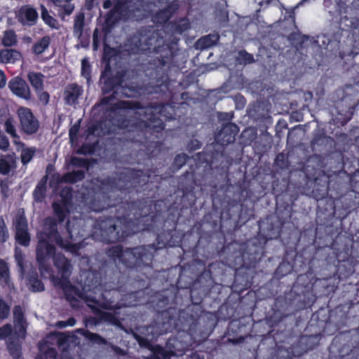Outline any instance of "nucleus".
<instances>
[{"label":"nucleus","mask_w":359,"mask_h":359,"mask_svg":"<svg viewBox=\"0 0 359 359\" xmlns=\"http://www.w3.org/2000/svg\"><path fill=\"white\" fill-rule=\"evenodd\" d=\"M27 79L36 93L43 90V75L41 72H29Z\"/></svg>","instance_id":"nucleus-24"},{"label":"nucleus","mask_w":359,"mask_h":359,"mask_svg":"<svg viewBox=\"0 0 359 359\" xmlns=\"http://www.w3.org/2000/svg\"><path fill=\"white\" fill-rule=\"evenodd\" d=\"M17 18L18 22L22 25L32 27L36 24L39 13L33 6L25 5L19 9Z\"/></svg>","instance_id":"nucleus-16"},{"label":"nucleus","mask_w":359,"mask_h":359,"mask_svg":"<svg viewBox=\"0 0 359 359\" xmlns=\"http://www.w3.org/2000/svg\"><path fill=\"white\" fill-rule=\"evenodd\" d=\"M36 261L39 264V269L41 273H49L51 268L48 263L51 254L55 253L57 248H36Z\"/></svg>","instance_id":"nucleus-19"},{"label":"nucleus","mask_w":359,"mask_h":359,"mask_svg":"<svg viewBox=\"0 0 359 359\" xmlns=\"http://www.w3.org/2000/svg\"><path fill=\"white\" fill-rule=\"evenodd\" d=\"M6 76L4 72L0 69V89H2L6 86Z\"/></svg>","instance_id":"nucleus-58"},{"label":"nucleus","mask_w":359,"mask_h":359,"mask_svg":"<svg viewBox=\"0 0 359 359\" xmlns=\"http://www.w3.org/2000/svg\"><path fill=\"white\" fill-rule=\"evenodd\" d=\"M41 18L43 22L52 29H58L57 19L50 15L48 9L43 4L41 5Z\"/></svg>","instance_id":"nucleus-30"},{"label":"nucleus","mask_w":359,"mask_h":359,"mask_svg":"<svg viewBox=\"0 0 359 359\" xmlns=\"http://www.w3.org/2000/svg\"><path fill=\"white\" fill-rule=\"evenodd\" d=\"M218 39L219 36L217 34H210L203 36V49L213 46Z\"/></svg>","instance_id":"nucleus-45"},{"label":"nucleus","mask_w":359,"mask_h":359,"mask_svg":"<svg viewBox=\"0 0 359 359\" xmlns=\"http://www.w3.org/2000/svg\"><path fill=\"white\" fill-rule=\"evenodd\" d=\"M15 259L21 275L24 276L26 271V269L24 255L21 251V248H15Z\"/></svg>","instance_id":"nucleus-37"},{"label":"nucleus","mask_w":359,"mask_h":359,"mask_svg":"<svg viewBox=\"0 0 359 359\" xmlns=\"http://www.w3.org/2000/svg\"><path fill=\"white\" fill-rule=\"evenodd\" d=\"M13 328L11 324L6 323L0 327V339H5L13 334Z\"/></svg>","instance_id":"nucleus-44"},{"label":"nucleus","mask_w":359,"mask_h":359,"mask_svg":"<svg viewBox=\"0 0 359 359\" xmlns=\"http://www.w3.org/2000/svg\"><path fill=\"white\" fill-rule=\"evenodd\" d=\"M189 93L184 92L181 94V97L184 100H188L189 99ZM157 104H166L169 106V108L166 109L163 112H158V110H154V113L159 114V118L162 121L164 125V128L161 131H151L148 133L147 135V139L145 142H137V141H133L131 138L128 136L129 133L126 130H123L126 137L127 140L130 141L133 143L138 144L140 146H144V147H148L150 146V144L153 142V141L151 140V136L154 135V137H156V133H161L165 127V121H170L172 119H177L181 118L182 115L179 113H181L182 109H185L187 107H189V104L187 103L186 101H183L180 103L179 107H176L174 103L172 104H168V103H150L148 106H154Z\"/></svg>","instance_id":"nucleus-10"},{"label":"nucleus","mask_w":359,"mask_h":359,"mask_svg":"<svg viewBox=\"0 0 359 359\" xmlns=\"http://www.w3.org/2000/svg\"><path fill=\"white\" fill-rule=\"evenodd\" d=\"M285 268H287L288 271H290V269L289 264H285V263H282L277 268L276 273L277 274H281L282 276H284L285 274L283 273V271H284Z\"/></svg>","instance_id":"nucleus-59"},{"label":"nucleus","mask_w":359,"mask_h":359,"mask_svg":"<svg viewBox=\"0 0 359 359\" xmlns=\"http://www.w3.org/2000/svg\"><path fill=\"white\" fill-rule=\"evenodd\" d=\"M80 128V121L75 123L69 130V137L71 141H74L77 138Z\"/></svg>","instance_id":"nucleus-51"},{"label":"nucleus","mask_w":359,"mask_h":359,"mask_svg":"<svg viewBox=\"0 0 359 359\" xmlns=\"http://www.w3.org/2000/svg\"><path fill=\"white\" fill-rule=\"evenodd\" d=\"M7 348L9 354L14 359H19L22 356V346L21 344L15 339H9L7 342Z\"/></svg>","instance_id":"nucleus-32"},{"label":"nucleus","mask_w":359,"mask_h":359,"mask_svg":"<svg viewBox=\"0 0 359 359\" xmlns=\"http://www.w3.org/2000/svg\"><path fill=\"white\" fill-rule=\"evenodd\" d=\"M53 284L55 286H59L63 290L65 299L72 307L78 306L79 300L76 296L85 301V297L88 295L81 292L76 286L73 285L70 280H59V283Z\"/></svg>","instance_id":"nucleus-13"},{"label":"nucleus","mask_w":359,"mask_h":359,"mask_svg":"<svg viewBox=\"0 0 359 359\" xmlns=\"http://www.w3.org/2000/svg\"><path fill=\"white\" fill-rule=\"evenodd\" d=\"M147 78V83L145 88L137 83L128 84L124 79L123 72H118L115 75H111L109 65H107L102 72L100 78V86L102 95L110 93L121 94V97H135L142 93L151 94L158 90L166 89L164 86L157 87L151 83V80Z\"/></svg>","instance_id":"nucleus-5"},{"label":"nucleus","mask_w":359,"mask_h":359,"mask_svg":"<svg viewBox=\"0 0 359 359\" xmlns=\"http://www.w3.org/2000/svg\"><path fill=\"white\" fill-rule=\"evenodd\" d=\"M13 315L16 324L25 323L24 313L20 306H15L13 309Z\"/></svg>","instance_id":"nucleus-46"},{"label":"nucleus","mask_w":359,"mask_h":359,"mask_svg":"<svg viewBox=\"0 0 359 359\" xmlns=\"http://www.w3.org/2000/svg\"><path fill=\"white\" fill-rule=\"evenodd\" d=\"M106 253L116 264H122L128 269L141 271L152 267L154 252L161 248H107Z\"/></svg>","instance_id":"nucleus-8"},{"label":"nucleus","mask_w":359,"mask_h":359,"mask_svg":"<svg viewBox=\"0 0 359 359\" xmlns=\"http://www.w3.org/2000/svg\"><path fill=\"white\" fill-rule=\"evenodd\" d=\"M60 200L57 202L63 205H67L69 207H73V189L71 187H65L60 191Z\"/></svg>","instance_id":"nucleus-29"},{"label":"nucleus","mask_w":359,"mask_h":359,"mask_svg":"<svg viewBox=\"0 0 359 359\" xmlns=\"http://www.w3.org/2000/svg\"><path fill=\"white\" fill-rule=\"evenodd\" d=\"M8 88L16 97L25 100H29L32 93L27 83L22 77L14 76L8 81Z\"/></svg>","instance_id":"nucleus-14"},{"label":"nucleus","mask_w":359,"mask_h":359,"mask_svg":"<svg viewBox=\"0 0 359 359\" xmlns=\"http://www.w3.org/2000/svg\"><path fill=\"white\" fill-rule=\"evenodd\" d=\"M15 226V239L16 243L27 247L29 245L31 236L28 231V223L27 217L24 213L18 212L13 220Z\"/></svg>","instance_id":"nucleus-12"},{"label":"nucleus","mask_w":359,"mask_h":359,"mask_svg":"<svg viewBox=\"0 0 359 359\" xmlns=\"http://www.w3.org/2000/svg\"><path fill=\"white\" fill-rule=\"evenodd\" d=\"M8 229L3 215H0V243L4 244L9 239Z\"/></svg>","instance_id":"nucleus-36"},{"label":"nucleus","mask_w":359,"mask_h":359,"mask_svg":"<svg viewBox=\"0 0 359 359\" xmlns=\"http://www.w3.org/2000/svg\"><path fill=\"white\" fill-rule=\"evenodd\" d=\"M27 279L30 290L32 292H43L45 290L44 284L41 280L39 278L36 269L32 268L29 270Z\"/></svg>","instance_id":"nucleus-23"},{"label":"nucleus","mask_w":359,"mask_h":359,"mask_svg":"<svg viewBox=\"0 0 359 359\" xmlns=\"http://www.w3.org/2000/svg\"><path fill=\"white\" fill-rule=\"evenodd\" d=\"M39 99L41 102H42L43 104H47L48 101H49V98H50V95L49 94L46 92V91H39Z\"/></svg>","instance_id":"nucleus-57"},{"label":"nucleus","mask_w":359,"mask_h":359,"mask_svg":"<svg viewBox=\"0 0 359 359\" xmlns=\"http://www.w3.org/2000/svg\"><path fill=\"white\" fill-rule=\"evenodd\" d=\"M165 177L158 169L147 164L142 169L124 168L101 180V186L88 191L83 201L94 212L109 210L114 215L99 217L93 226L94 233L107 244L124 242L130 236L147 231L156 236L155 243L139 247H186L185 241L193 236L192 209L194 199L185 203L175 201L164 212H150L133 220L130 211L142 204L156 201L161 195Z\"/></svg>","instance_id":"nucleus-1"},{"label":"nucleus","mask_w":359,"mask_h":359,"mask_svg":"<svg viewBox=\"0 0 359 359\" xmlns=\"http://www.w3.org/2000/svg\"><path fill=\"white\" fill-rule=\"evenodd\" d=\"M215 19L220 25H224V24L227 22L229 19L228 11L224 8L217 11Z\"/></svg>","instance_id":"nucleus-42"},{"label":"nucleus","mask_w":359,"mask_h":359,"mask_svg":"<svg viewBox=\"0 0 359 359\" xmlns=\"http://www.w3.org/2000/svg\"><path fill=\"white\" fill-rule=\"evenodd\" d=\"M194 175H195V172L194 170H191V171H186L182 175V177H184V179H193L194 177Z\"/></svg>","instance_id":"nucleus-63"},{"label":"nucleus","mask_w":359,"mask_h":359,"mask_svg":"<svg viewBox=\"0 0 359 359\" xmlns=\"http://www.w3.org/2000/svg\"><path fill=\"white\" fill-rule=\"evenodd\" d=\"M85 337L92 343L97 345L106 344L107 341L99 334L91 332L88 330L86 331Z\"/></svg>","instance_id":"nucleus-40"},{"label":"nucleus","mask_w":359,"mask_h":359,"mask_svg":"<svg viewBox=\"0 0 359 359\" xmlns=\"http://www.w3.org/2000/svg\"><path fill=\"white\" fill-rule=\"evenodd\" d=\"M51 39L49 36H43L32 45V53L36 55L42 54L46 49L48 48Z\"/></svg>","instance_id":"nucleus-27"},{"label":"nucleus","mask_w":359,"mask_h":359,"mask_svg":"<svg viewBox=\"0 0 359 359\" xmlns=\"http://www.w3.org/2000/svg\"><path fill=\"white\" fill-rule=\"evenodd\" d=\"M83 94V88L76 83L67 85L65 88L63 96L65 103L70 106H76L79 104V98Z\"/></svg>","instance_id":"nucleus-17"},{"label":"nucleus","mask_w":359,"mask_h":359,"mask_svg":"<svg viewBox=\"0 0 359 359\" xmlns=\"http://www.w3.org/2000/svg\"><path fill=\"white\" fill-rule=\"evenodd\" d=\"M218 118L220 120H230L231 118V116L227 113H219Z\"/></svg>","instance_id":"nucleus-64"},{"label":"nucleus","mask_w":359,"mask_h":359,"mask_svg":"<svg viewBox=\"0 0 359 359\" xmlns=\"http://www.w3.org/2000/svg\"><path fill=\"white\" fill-rule=\"evenodd\" d=\"M91 65L87 59H83L81 61V76L86 79L88 83L91 81Z\"/></svg>","instance_id":"nucleus-39"},{"label":"nucleus","mask_w":359,"mask_h":359,"mask_svg":"<svg viewBox=\"0 0 359 359\" xmlns=\"http://www.w3.org/2000/svg\"><path fill=\"white\" fill-rule=\"evenodd\" d=\"M171 15L167 9H160L152 17L153 22L156 25H166Z\"/></svg>","instance_id":"nucleus-33"},{"label":"nucleus","mask_w":359,"mask_h":359,"mask_svg":"<svg viewBox=\"0 0 359 359\" xmlns=\"http://www.w3.org/2000/svg\"><path fill=\"white\" fill-rule=\"evenodd\" d=\"M25 323H22V324H16L17 325L19 326V330H18V332L20 333V334L22 337H25V334H26V327L25 325Z\"/></svg>","instance_id":"nucleus-62"},{"label":"nucleus","mask_w":359,"mask_h":359,"mask_svg":"<svg viewBox=\"0 0 359 359\" xmlns=\"http://www.w3.org/2000/svg\"><path fill=\"white\" fill-rule=\"evenodd\" d=\"M86 177V172L82 170H72L64 174L61 182L68 184H75L82 181Z\"/></svg>","instance_id":"nucleus-25"},{"label":"nucleus","mask_w":359,"mask_h":359,"mask_svg":"<svg viewBox=\"0 0 359 359\" xmlns=\"http://www.w3.org/2000/svg\"><path fill=\"white\" fill-rule=\"evenodd\" d=\"M202 273L196 276L191 269L177 265L167 271L166 281L170 285L175 283L176 293L173 302L184 309H180L177 317L175 309L172 307L161 312L162 322L158 335L186 330H191L193 325L199 323L202 316Z\"/></svg>","instance_id":"nucleus-4"},{"label":"nucleus","mask_w":359,"mask_h":359,"mask_svg":"<svg viewBox=\"0 0 359 359\" xmlns=\"http://www.w3.org/2000/svg\"><path fill=\"white\" fill-rule=\"evenodd\" d=\"M179 8H180V6L177 4L172 2V3H170V4H168V6H166V7L164 8V9H167L168 11V13H170L172 17V15L174 13H175L179 10Z\"/></svg>","instance_id":"nucleus-56"},{"label":"nucleus","mask_w":359,"mask_h":359,"mask_svg":"<svg viewBox=\"0 0 359 359\" xmlns=\"http://www.w3.org/2000/svg\"><path fill=\"white\" fill-rule=\"evenodd\" d=\"M18 42L17 35L14 30L8 29L4 32L1 44L6 47L15 46Z\"/></svg>","instance_id":"nucleus-34"},{"label":"nucleus","mask_w":359,"mask_h":359,"mask_svg":"<svg viewBox=\"0 0 359 359\" xmlns=\"http://www.w3.org/2000/svg\"><path fill=\"white\" fill-rule=\"evenodd\" d=\"M96 0H85L84 7L87 11H91L95 5Z\"/></svg>","instance_id":"nucleus-60"},{"label":"nucleus","mask_w":359,"mask_h":359,"mask_svg":"<svg viewBox=\"0 0 359 359\" xmlns=\"http://www.w3.org/2000/svg\"><path fill=\"white\" fill-rule=\"evenodd\" d=\"M93 275L97 278L95 276L96 274L93 273ZM87 286L89 287V290H90L91 288L97 290L93 292L94 295L90 294L85 297L86 304L93 310L95 309V306L103 309L120 310L122 308L123 304L117 302L118 292L116 289L114 288L111 290H102L101 289L100 281L97 279H96L95 282L92 280L91 283L87 284Z\"/></svg>","instance_id":"nucleus-9"},{"label":"nucleus","mask_w":359,"mask_h":359,"mask_svg":"<svg viewBox=\"0 0 359 359\" xmlns=\"http://www.w3.org/2000/svg\"><path fill=\"white\" fill-rule=\"evenodd\" d=\"M190 27V22L187 17L168 22L165 29L173 37L169 41L164 39L161 30L142 28L127 40L125 50L130 55L153 53L144 66L143 72L151 80L153 85L157 87L165 85L168 90L172 81L169 70L174 57L179 51L180 38L176 35L182 34Z\"/></svg>","instance_id":"nucleus-2"},{"label":"nucleus","mask_w":359,"mask_h":359,"mask_svg":"<svg viewBox=\"0 0 359 359\" xmlns=\"http://www.w3.org/2000/svg\"><path fill=\"white\" fill-rule=\"evenodd\" d=\"M18 128L24 138L36 135L40 128V122L32 111L26 107H20L16 111Z\"/></svg>","instance_id":"nucleus-11"},{"label":"nucleus","mask_w":359,"mask_h":359,"mask_svg":"<svg viewBox=\"0 0 359 359\" xmlns=\"http://www.w3.org/2000/svg\"><path fill=\"white\" fill-rule=\"evenodd\" d=\"M51 206L53 216L44 219L43 231L39 233L36 247H55V244L58 247H83L81 243L65 245L58 231V224L63 223L67 219L72 208L55 201L53 202Z\"/></svg>","instance_id":"nucleus-7"},{"label":"nucleus","mask_w":359,"mask_h":359,"mask_svg":"<svg viewBox=\"0 0 359 359\" xmlns=\"http://www.w3.org/2000/svg\"><path fill=\"white\" fill-rule=\"evenodd\" d=\"M74 9V6L73 4H67L64 5L63 10L64 13L66 15H70Z\"/></svg>","instance_id":"nucleus-61"},{"label":"nucleus","mask_w":359,"mask_h":359,"mask_svg":"<svg viewBox=\"0 0 359 359\" xmlns=\"http://www.w3.org/2000/svg\"><path fill=\"white\" fill-rule=\"evenodd\" d=\"M17 157L15 152L1 154L0 156V174L8 175L17 168Z\"/></svg>","instance_id":"nucleus-20"},{"label":"nucleus","mask_w":359,"mask_h":359,"mask_svg":"<svg viewBox=\"0 0 359 359\" xmlns=\"http://www.w3.org/2000/svg\"><path fill=\"white\" fill-rule=\"evenodd\" d=\"M114 313L100 311L99 316L101 320L107 322L111 325L118 326L121 324L118 318L121 313L120 310L112 309Z\"/></svg>","instance_id":"nucleus-26"},{"label":"nucleus","mask_w":359,"mask_h":359,"mask_svg":"<svg viewBox=\"0 0 359 359\" xmlns=\"http://www.w3.org/2000/svg\"><path fill=\"white\" fill-rule=\"evenodd\" d=\"M238 128L234 123L225 125L216 135V142L222 145H227L234 142Z\"/></svg>","instance_id":"nucleus-18"},{"label":"nucleus","mask_w":359,"mask_h":359,"mask_svg":"<svg viewBox=\"0 0 359 359\" xmlns=\"http://www.w3.org/2000/svg\"><path fill=\"white\" fill-rule=\"evenodd\" d=\"M22 149L20 153V161L22 166L27 167V164L32 161L34 157L37 149L35 147H20Z\"/></svg>","instance_id":"nucleus-28"},{"label":"nucleus","mask_w":359,"mask_h":359,"mask_svg":"<svg viewBox=\"0 0 359 359\" xmlns=\"http://www.w3.org/2000/svg\"><path fill=\"white\" fill-rule=\"evenodd\" d=\"M113 8L105 15L100 29L103 41H106L116 25L122 19L140 20L144 18V0H113Z\"/></svg>","instance_id":"nucleus-6"},{"label":"nucleus","mask_w":359,"mask_h":359,"mask_svg":"<svg viewBox=\"0 0 359 359\" xmlns=\"http://www.w3.org/2000/svg\"><path fill=\"white\" fill-rule=\"evenodd\" d=\"M178 74L180 76H181L180 82L179 83V86H182V88H186L190 84L193 83L194 81V76L191 74L184 76V74L179 72Z\"/></svg>","instance_id":"nucleus-43"},{"label":"nucleus","mask_w":359,"mask_h":359,"mask_svg":"<svg viewBox=\"0 0 359 359\" xmlns=\"http://www.w3.org/2000/svg\"><path fill=\"white\" fill-rule=\"evenodd\" d=\"M69 163L73 167L86 169H88V167L90 165V162L88 159L77 156L71 157Z\"/></svg>","instance_id":"nucleus-38"},{"label":"nucleus","mask_w":359,"mask_h":359,"mask_svg":"<svg viewBox=\"0 0 359 359\" xmlns=\"http://www.w3.org/2000/svg\"><path fill=\"white\" fill-rule=\"evenodd\" d=\"M100 36L99 29L95 28L93 34V46L94 50H97L100 45Z\"/></svg>","instance_id":"nucleus-54"},{"label":"nucleus","mask_w":359,"mask_h":359,"mask_svg":"<svg viewBox=\"0 0 359 359\" xmlns=\"http://www.w3.org/2000/svg\"><path fill=\"white\" fill-rule=\"evenodd\" d=\"M189 160V156L187 154L184 153L179 154L175 157L172 165L177 170H179L185 165Z\"/></svg>","instance_id":"nucleus-41"},{"label":"nucleus","mask_w":359,"mask_h":359,"mask_svg":"<svg viewBox=\"0 0 359 359\" xmlns=\"http://www.w3.org/2000/svg\"><path fill=\"white\" fill-rule=\"evenodd\" d=\"M121 97V94L111 93L102 97L95 107H107L104 114H109V118L99 123L104 129V133H113L118 129L126 130L133 141L145 142L148 133L159 132L164 128L159 114L154 110L163 112L168 107L166 104L143 107L139 101L120 100L114 102Z\"/></svg>","instance_id":"nucleus-3"},{"label":"nucleus","mask_w":359,"mask_h":359,"mask_svg":"<svg viewBox=\"0 0 359 359\" xmlns=\"http://www.w3.org/2000/svg\"><path fill=\"white\" fill-rule=\"evenodd\" d=\"M22 59V54L15 49H2L0 50V62L4 64H15Z\"/></svg>","instance_id":"nucleus-22"},{"label":"nucleus","mask_w":359,"mask_h":359,"mask_svg":"<svg viewBox=\"0 0 359 359\" xmlns=\"http://www.w3.org/2000/svg\"><path fill=\"white\" fill-rule=\"evenodd\" d=\"M53 263L57 269L58 273L61 274V278H53V283H59V280H69V278L71 275L72 267L70 260L65 255L58 254L53 257Z\"/></svg>","instance_id":"nucleus-15"},{"label":"nucleus","mask_w":359,"mask_h":359,"mask_svg":"<svg viewBox=\"0 0 359 359\" xmlns=\"http://www.w3.org/2000/svg\"><path fill=\"white\" fill-rule=\"evenodd\" d=\"M238 59L241 60V62H243L244 64H250L254 62L253 56L245 50H241L239 52Z\"/></svg>","instance_id":"nucleus-48"},{"label":"nucleus","mask_w":359,"mask_h":359,"mask_svg":"<svg viewBox=\"0 0 359 359\" xmlns=\"http://www.w3.org/2000/svg\"><path fill=\"white\" fill-rule=\"evenodd\" d=\"M85 22H84V15L83 13H80L78 15L74 23V34L78 36H81L83 32Z\"/></svg>","instance_id":"nucleus-35"},{"label":"nucleus","mask_w":359,"mask_h":359,"mask_svg":"<svg viewBox=\"0 0 359 359\" xmlns=\"http://www.w3.org/2000/svg\"><path fill=\"white\" fill-rule=\"evenodd\" d=\"M153 353H154L156 356L162 358H166V351L161 346L156 345L155 346H153V348L150 349Z\"/></svg>","instance_id":"nucleus-53"},{"label":"nucleus","mask_w":359,"mask_h":359,"mask_svg":"<svg viewBox=\"0 0 359 359\" xmlns=\"http://www.w3.org/2000/svg\"><path fill=\"white\" fill-rule=\"evenodd\" d=\"M10 147V142L6 135L0 130V149L7 151Z\"/></svg>","instance_id":"nucleus-50"},{"label":"nucleus","mask_w":359,"mask_h":359,"mask_svg":"<svg viewBox=\"0 0 359 359\" xmlns=\"http://www.w3.org/2000/svg\"><path fill=\"white\" fill-rule=\"evenodd\" d=\"M47 190L46 177L41 180L33 191V197L36 202H41L46 197Z\"/></svg>","instance_id":"nucleus-31"},{"label":"nucleus","mask_w":359,"mask_h":359,"mask_svg":"<svg viewBox=\"0 0 359 359\" xmlns=\"http://www.w3.org/2000/svg\"><path fill=\"white\" fill-rule=\"evenodd\" d=\"M9 277V269L7 263L0 259V279H6Z\"/></svg>","instance_id":"nucleus-52"},{"label":"nucleus","mask_w":359,"mask_h":359,"mask_svg":"<svg viewBox=\"0 0 359 359\" xmlns=\"http://www.w3.org/2000/svg\"><path fill=\"white\" fill-rule=\"evenodd\" d=\"M5 132L13 138V142L17 147H24L25 144L20 140V136L17 132L15 121L11 116L7 117L4 123Z\"/></svg>","instance_id":"nucleus-21"},{"label":"nucleus","mask_w":359,"mask_h":359,"mask_svg":"<svg viewBox=\"0 0 359 359\" xmlns=\"http://www.w3.org/2000/svg\"><path fill=\"white\" fill-rule=\"evenodd\" d=\"M10 311L9 305L0 298V318L2 320L7 318L10 314Z\"/></svg>","instance_id":"nucleus-47"},{"label":"nucleus","mask_w":359,"mask_h":359,"mask_svg":"<svg viewBox=\"0 0 359 359\" xmlns=\"http://www.w3.org/2000/svg\"><path fill=\"white\" fill-rule=\"evenodd\" d=\"M1 194L5 198L8 197L9 190L8 182L6 180H0Z\"/></svg>","instance_id":"nucleus-55"},{"label":"nucleus","mask_w":359,"mask_h":359,"mask_svg":"<svg viewBox=\"0 0 359 359\" xmlns=\"http://www.w3.org/2000/svg\"><path fill=\"white\" fill-rule=\"evenodd\" d=\"M135 338L141 347L146 348L148 349H151V348H153L152 344L146 337L135 334Z\"/></svg>","instance_id":"nucleus-49"}]
</instances>
